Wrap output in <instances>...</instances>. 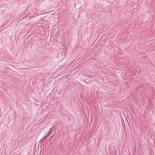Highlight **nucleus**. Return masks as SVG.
Instances as JSON below:
<instances>
[{
    "label": "nucleus",
    "instance_id": "1",
    "mask_svg": "<svg viewBox=\"0 0 155 155\" xmlns=\"http://www.w3.org/2000/svg\"><path fill=\"white\" fill-rule=\"evenodd\" d=\"M53 131V129H52V128H51L49 130V131L48 132V134H46L45 136L43 138V139H42L41 141H42L43 140L46 139L51 134V133H52Z\"/></svg>",
    "mask_w": 155,
    "mask_h": 155
},
{
    "label": "nucleus",
    "instance_id": "2",
    "mask_svg": "<svg viewBox=\"0 0 155 155\" xmlns=\"http://www.w3.org/2000/svg\"><path fill=\"white\" fill-rule=\"evenodd\" d=\"M53 136H54V135H53L52 137H50V138H52V137Z\"/></svg>",
    "mask_w": 155,
    "mask_h": 155
}]
</instances>
